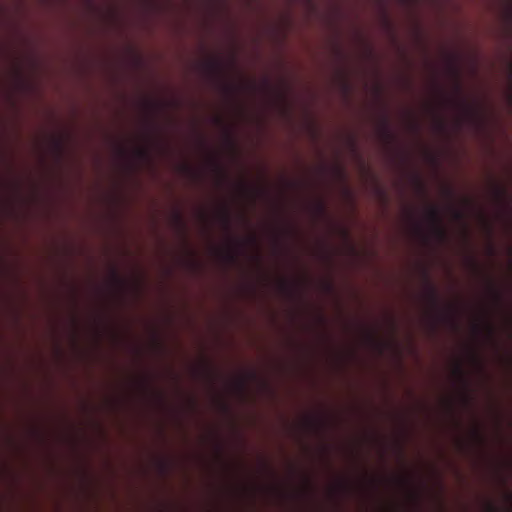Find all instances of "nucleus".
I'll return each instance as SVG.
<instances>
[{
	"instance_id": "dca6fc26",
	"label": "nucleus",
	"mask_w": 512,
	"mask_h": 512,
	"mask_svg": "<svg viewBox=\"0 0 512 512\" xmlns=\"http://www.w3.org/2000/svg\"><path fill=\"white\" fill-rule=\"evenodd\" d=\"M320 427V418H319V415L316 413L315 415V429L316 431L319 429Z\"/></svg>"
},
{
	"instance_id": "bb28decb",
	"label": "nucleus",
	"mask_w": 512,
	"mask_h": 512,
	"mask_svg": "<svg viewBox=\"0 0 512 512\" xmlns=\"http://www.w3.org/2000/svg\"><path fill=\"white\" fill-rule=\"evenodd\" d=\"M367 336H368V338H369L370 340H374V337H373L372 333H370V332H369Z\"/></svg>"
},
{
	"instance_id": "f8f14e48",
	"label": "nucleus",
	"mask_w": 512,
	"mask_h": 512,
	"mask_svg": "<svg viewBox=\"0 0 512 512\" xmlns=\"http://www.w3.org/2000/svg\"><path fill=\"white\" fill-rule=\"evenodd\" d=\"M279 288H280V290H281L283 293H288V292L290 291V285H289V283H288L286 280H284V279L280 280V282H279Z\"/></svg>"
},
{
	"instance_id": "f3484780",
	"label": "nucleus",
	"mask_w": 512,
	"mask_h": 512,
	"mask_svg": "<svg viewBox=\"0 0 512 512\" xmlns=\"http://www.w3.org/2000/svg\"><path fill=\"white\" fill-rule=\"evenodd\" d=\"M183 170L189 174H193V175L195 174L194 171L192 170V168L188 165H184Z\"/></svg>"
},
{
	"instance_id": "aec40b11",
	"label": "nucleus",
	"mask_w": 512,
	"mask_h": 512,
	"mask_svg": "<svg viewBox=\"0 0 512 512\" xmlns=\"http://www.w3.org/2000/svg\"><path fill=\"white\" fill-rule=\"evenodd\" d=\"M320 212V203L316 201L315 203V214L317 215Z\"/></svg>"
},
{
	"instance_id": "f03ea898",
	"label": "nucleus",
	"mask_w": 512,
	"mask_h": 512,
	"mask_svg": "<svg viewBox=\"0 0 512 512\" xmlns=\"http://www.w3.org/2000/svg\"><path fill=\"white\" fill-rule=\"evenodd\" d=\"M427 219L431 223L435 235L440 240H445L447 238V232L443 226L442 217L437 207L429 206L427 210Z\"/></svg>"
},
{
	"instance_id": "b1692460",
	"label": "nucleus",
	"mask_w": 512,
	"mask_h": 512,
	"mask_svg": "<svg viewBox=\"0 0 512 512\" xmlns=\"http://www.w3.org/2000/svg\"><path fill=\"white\" fill-rule=\"evenodd\" d=\"M488 331H489V334L492 335L494 333V328L491 325H489Z\"/></svg>"
},
{
	"instance_id": "412c9836",
	"label": "nucleus",
	"mask_w": 512,
	"mask_h": 512,
	"mask_svg": "<svg viewBox=\"0 0 512 512\" xmlns=\"http://www.w3.org/2000/svg\"><path fill=\"white\" fill-rule=\"evenodd\" d=\"M454 215H455V218H456V219H458V220H460V219H462V218H463L462 213H461V212H459V211H456V212L454 213Z\"/></svg>"
},
{
	"instance_id": "0eeeda50",
	"label": "nucleus",
	"mask_w": 512,
	"mask_h": 512,
	"mask_svg": "<svg viewBox=\"0 0 512 512\" xmlns=\"http://www.w3.org/2000/svg\"><path fill=\"white\" fill-rule=\"evenodd\" d=\"M341 488L348 496H350L355 490L354 484L350 480H344Z\"/></svg>"
},
{
	"instance_id": "5701e85b",
	"label": "nucleus",
	"mask_w": 512,
	"mask_h": 512,
	"mask_svg": "<svg viewBox=\"0 0 512 512\" xmlns=\"http://www.w3.org/2000/svg\"><path fill=\"white\" fill-rule=\"evenodd\" d=\"M495 298H496V300H497L498 302H500V301H501V295H500V293H499V292H495Z\"/></svg>"
},
{
	"instance_id": "1a4fd4ad",
	"label": "nucleus",
	"mask_w": 512,
	"mask_h": 512,
	"mask_svg": "<svg viewBox=\"0 0 512 512\" xmlns=\"http://www.w3.org/2000/svg\"><path fill=\"white\" fill-rule=\"evenodd\" d=\"M348 145L350 147V150L354 153V154H358V151H357V141H356V137L354 135H349L348 136Z\"/></svg>"
},
{
	"instance_id": "2eb2a0df",
	"label": "nucleus",
	"mask_w": 512,
	"mask_h": 512,
	"mask_svg": "<svg viewBox=\"0 0 512 512\" xmlns=\"http://www.w3.org/2000/svg\"><path fill=\"white\" fill-rule=\"evenodd\" d=\"M487 511L488 512H499L497 507L491 503L487 505Z\"/></svg>"
},
{
	"instance_id": "7ed1b4c3",
	"label": "nucleus",
	"mask_w": 512,
	"mask_h": 512,
	"mask_svg": "<svg viewBox=\"0 0 512 512\" xmlns=\"http://www.w3.org/2000/svg\"><path fill=\"white\" fill-rule=\"evenodd\" d=\"M340 234H341V237L343 238V241L345 243L347 252L350 255H355L357 250H356L355 244L353 243L350 230L347 227L342 226V227H340Z\"/></svg>"
},
{
	"instance_id": "20e7f679",
	"label": "nucleus",
	"mask_w": 512,
	"mask_h": 512,
	"mask_svg": "<svg viewBox=\"0 0 512 512\" xmlns=\"http://www.w3.org/2000/svg\"><path fill=\"white\" fill-rule=\"evenodd\" d=\"M379 133L381 138L387 142L390 143L394 139V135L390 129V123L387 117H384L382 119L381 125L379 127Z\"/></svg>"
},
{
	"instance_id": "c85d7f7f",
	"label": "nucleus",
	"mask_w": 512,
	"mask_h": 512,
	"mask_svg": "<svg viewBox=\"0 0 512 512\" xmlns=\"http://www.w3.org/2000/svg\"><path fill=\"white\" fill-rule=\"evenodd\" d=\"M250 240L251 242L256 243V237L253 236Z\"/></svg>"
},
{
	"instance_id": "9d476101",
	"label": "nucleus",
	"mask_w": 512,
	"mask_h": 512,
	"mask_svg": "<svg viewBox=\"0 0 512 512\" xmlns=\"http://www.w3.org/2000/svg\"><path fill=\"white\" fill-rule=\"evenodd\" d=\"M457 377L467 385V379L464 370L462 369L461 365H457L454 370Z\"/></svg>"
},
{
	"instance_id": "9b49d317",
	"label": "nucleus",
	"mask_w": 512,
	"mask_h": 512,
	"mask_svg": "<svg viewBox=\"0 0 512 512\" xmlns=\"http://www.w3.org/2000/svg\"><path fill=\"white\" fill-rule=\"evenodd\" d=\"M222 220L224 222V225L227 229H230V224H231V217H230V213L228 211V209H225L222 213Z\"/></svg>"
},
{
	"instance_id": "a878e982",
	"label": "nucleus",
	"mask_w": 512,
	"mask_h": 512,
	"mask_svg": "<svg viewBox=\"0 0 512 512\" xmlns=\"http://www.w3.org/2000/svg\"><path fill=\"white\" fill-rule=\"evenodd\" d=\"M418 185H419L420 189H421L422 191H424L423 184L420 182V180H418Z\"/></svg>"
},
{
	"instance_id": "cd10ccee",
	"label": "nucleus",
	"mask_w": 512,
	"mask_h": 512,
	"mask_svg": "<svg viewBox=\"0 0 512 512\" xmlns=\"http://www.w3.org/2000/svg\"><path fill=\"white\" fill-rule=\"evenodd\" d=\"M324 10L322 9V26L324 25Z\"/></svg>"
},
{
	"instance_id": "39448f33",
	"label": "nucleus",
	"mask_w": 512,
	"mask_h": 512,
	"mask_svg": "<svg viewBox=\"0 0 512 512\" xmlns=\"http://www.w3.org/2000/svg\"><path fill=\"white\" fill-rule=\"evenodd\" d=\"M206 70L209 75L218 77L222 72V65L218 61H210L206 64Z\"/></svg>"
},
{
	"instance_id": "f257e3e1",
	"label": "nucleus",
	"mask_w": 512,
	"mask_h": 512,
	"mask_svg": "<svg viewBox=\"0 0 512 512\" xmlns=\"http://www.w3.org/2000/svg\"><path fill=\"white\" fill-rule=\"evenodd\" d=\"M424 280H425L426 299L429 302V304L432 306V308L437 311L436 321L433 323V328H435L438 321L447 320L450 317L447 314L439 312L440 296H439L436 286L431 282L427 272L424 273Z\"/></svg>"
},
{
	"instance_id": "393cba45",
	"label": "nucleus",
	"mask_w": 512,
	"mask_h": 512,
	"mask_svg": "<svg viewBox=\"0 0 512 512\" xmlns=\"http://www.w3.org/2000/svg\"><path fill=\"white\" fill-rule=\"evenodd\" d=\"M474 434H475V437H476L477 439H480V440H481V436H480V434H479V432H478L477 430L474 432Z\"/></svg>"
},
{
	"instance_id": "a211bd4d",
	"label": "nucleus",
	"mask_w": 512,
	"mask_h": 512,
	"mask_svg": "<svg viewBox=\"0 0 512 512\" xmlns=\"http://www.w3.org/2000/svg\"><path fill=\"white\" fill-rule=\"evenodd\" d=\"M497 193H498L499 197L503 198V197L506 196V191L504 189H502V188H498L497 189Z\"/></svg>"
},
{
	"instance_id": "4be33fe9",
	"label": "nucleus",
	"mask_w": 512,
	"mask_h": 512,
	"mask_svg": "<svg viewBox=\"0 0 512 512\" xmlns=\"http://www.w3.org/2000/svg\"><path fill=\"white\" fill-rule=\"evenodd\" d=\"M505 497H506V500H507L508 502H510V503L512 502V494H511L510 492H507V493L505 494Z\"/></svg>"
},
{
	"instance_id": "4468645a",
	"label": "nucleus",
	"mask_w": 512,
	"mask_h": 512,
	"mask_svg": "<svg viewBox=\"0 0 512 512\" xmlns=\"http://www.w3.org/2000/svg\"><path fill=\"white\" fill-rule=\"evenodd\" d=\"M339 174H340V177L343 179L344 182H346L347 180V174H346V171L344 168H339Z\"/></svg>"
},
{
	"instance_id": "423d86ee",
	"label": "nucleus",
	"mask_w": 512,
	"mask_h": 512,
	"mask_svg": "<svg viewBox=\"0 0 512 512\" xmlns=\"http://www.w3.org/2000/svg\"><path fill=\"white\" fill-rule=\"evenodd\" d=\"M134 155L139 161H150L151 159L150 151L146 148H137Z\"/></svg>"
},
{
	"instance_id": "ddd939ff",
	"label": "nucleus",
	"mask_w": 512,
	"mask_h": 512,
	"mask_svg": "<svg viewBox=\"0 0 512 512\" xmlns=\"http://www.w3.org/2000/svg\"><path fill=\"white\" fill-rule=\"evenodd\" d=\"M343 193H344V195H345L347 198H349V199H351V200H352V198H353V193H352L351 188H350L347 184H345V185H344V187H343Z\"/></svg>"
},
{
	"instance_id": "6ab92c4d",
	"label": "nucleus",
	"mask_w": 512,
	"mask_h": 512,
	"mask_svg": "<svg viewBox=\"0 0 512 512\" xmlns=\"http://www.w3.org/2000/svg\"><path fill=\"white\" fill-rule=\"evenodd\" d=\"M227 259L231 262H234L235 261V255L232 254V253H227Z\"/></svg>"
},
{
	"instance_id": "6e6552de",
	"label": "nucleus",
	"mask_w": 512,
	"mask_h": 512,
	"mask_svg": "<svg viewBox=\"0 0 512 512\" xmlns=\"http://www.w3.org/2000/svg\"><path fill=\"white\" fill-rule=\"evenodd\" d=\"M174 221H175V224L176 226L178 227V229L181 231V232H184L185 229H186V226H185V222L181 216L180 213H176L174 215Z\"/></svg>"
}]
</instances>
